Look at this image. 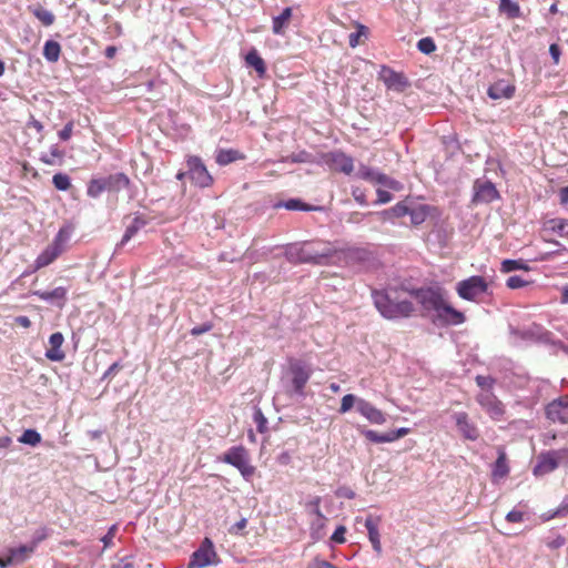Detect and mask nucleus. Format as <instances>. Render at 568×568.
<instances>
[{"instance_id": "cd10ccee", "label": "nucleus", "mask_w": 568, "mask_h": 568, "mask_svg": "<svg viewBox=\"0 0 568 568\" xmlns=\"http://www.w3.org/2000/svg\"><path fill=\"white\" fill-rule=\"evenodd\" d=\"M245 62L247 65L252 67L260 77L264 75L266 72V65L262 57L258 54L256 49H252L247 52L245 57Z\"/></svg>"}, {"instance_id": "680f3d73", "label": "nucleus", "mask_w": 568, "mask_h": 568, "mask_svg": "<svg viewBox=\"0 0 568 568\" xmlns=\"http://www.w3.org/2000/svg\"><path fill=\"white\" fill-rule=\"evenodd\" d=\"M307 153L306 152H300L297 154H291V155H287V156H283L281 159V162H291V163H303L306 161L307 159Z\"/></svg>"}, {"instance_id": "393cba45", "label": "nucleus", "mask_w": 568, "mask_h": 568, "mask_svg": "<svg viewBox=\"0 0 568 568\" xmlns=\"http://www.w3.org/2000/svg\"><path fill=\"white\" fill-rule=\"evenodd\" d=\"M145 225L146 221L143 217L135 216L130 225L126 226L121 241L116 244L114 253H118Z\"/></svg>"}, {"instance_id": "dca6fc26", "label": "nucleus", "mask_w": 568, "mask_h": 568, "mask_svg": "<svg viewBox=\"0 0 568 568\" xmlns=\"http://www.w3.org/2000/svg\"><path fill=\"white\" fill-rule=\"evenodd\" d=\"M546 417L554 423L567 424L568 399L558 398L549 403L546 406Z\"/></svg>"}, {"instance_id": "20e7f679", "label": "nucleus", "mask_w": 568, "mask_h": 568, "mask_svg": "<svg viewBox=\"0 0 568 568\" xmlns=\"http://www.w3.org/2000/svg\"><path fill=\"white\" fill-rule=\"evenodd\" d=\"M220 460L235 467L245 480H250L255 473V467L250 464L248 452L242 445L229 448Z\"/></svg>"}, {"instance_id": "aec40b11", "label": "nucleus", "mask_w": 568, "mask_h": 568, "mask_svg": "<svg viewBox=\"0 0 568 568\" xmlns=\"http://www.w3.org/2000/svg\"><path fill=\"white\" fill-rule=\"evenodd\" d=\"M64 342L63 334L55 332L49 338L50 348L45 351V357L52 362H61L65 358L64 352L61 346Z\"/></svg>"}, {"instance_id": "0e129e2a", "label": "nucleus", "mask_w": 568, "mask_h": 568, "mask_svg": "<svg viewBox=\"0 0 568 568\" xmlns=\"http://www.w3.org/2000/svg\"><path fill=\"white\" fill-rule=\"evenodd\" d=\"M345 532L346 528L344 526H338L335 531L331 536V540L335 544L345 542Z\"/></svg>"}, {"instance_id": "e433bc0d", "label": "nucleus", "mask_w": 568, "mask_h": 568, "mask_svg": "<svg viewBox=\"0 0 568 568\" xmlns=\"http://www.w3.org/2000/svg\"><path fill=\"white\" fill-rule=\"evenodd\" d=\"M41 434L37 429L29 428L22 433L18 440L21 444L34 447L41 443Z\"/></svg>"}, {"instance_id": "a19ab883", "label": "nucleus", "mask_w": 568, "mask_h": 568, "mask_svg": "<svg viewBox=\"0 0 568 568\" xmlns=\"http://www.w3.org/2000/svg\"><path fill=\"white\" fill-rule=\"evenodd\" d=\"M409 206L406 204V202H399L393 207L383 211V215L385 219H393V217H403L408 215Z\"/></svg>"}, {"instance_id": "72a5a7b5", "label": "nucleus", "mask_w": 568, "mask_h": 568, "mask_svg": "<svg viewBox=\"0 0 568 568\" xmlns=\"http://www.w3.org/2000/svg\"><path fill=\"white\" fill-rule=\"evenodd\" d=\"M105 184L102 178H93L89 181L87 186V195L91 199H98L105 192Z\"/></svg>"}, {"instance_id": "49530a36", "label": "nucleus", "mask_w": 568, "mask_h": 568, "mask_svg": "<svg viewBox=\"0 0 568 568\" xmlns=\"http://www.w3.org/2000/svg\"><path fill=\"white\" fill-rule=\"evenodd\" d=\"M475 382L477 386L481 388V392H493V388L496 384V379L493 376L484 375H477L475 377Z\"/></svg>"}, {"instance_id": "5fc2aeb1", "label": "nucleus", "mask_w": 568, "mask_h": 568, "mask_svg": "<svg viewBox=\"0 0 568 568\" xmlns=\"http://www.w3.org/2000/svg\"><path fill=\"white\" fill-rule=\"evenodd\" d=\"M345 256L349 260L364 261L367 256V251L359 247H352L345 251Z\"/></svg>"}, {"instance_id": "e2e57ef3", "label": "nucleus", "mask_w": 568, "mask_h": 568, "mask_svg": "<svg viewBox=\"0 0 568 568\" xmlns=\"http://www.w3.org/2000/svg\"><path fill=\"white\" fill-rule=\"evenodd\" d=\"M72 132H73V122L72 121H69L59 132H58V135H59V139L61 141H68L70 140L71 135H72Z\"/></svg>"}, {"instance_id": "39448f33", "label": "nucleus", "mask_w": 568, "mask_h": 568, "mask_svg": "<svg viewBox=\"0 0 568 568\" xmlns=\"http://www.w3.org/2000/svg\"><path fill=\"white\" fill-rule=\"evenodd\" d=\"M410 294L415 296L424 311L433 312V315H437L446 302L439 288L420 287L412 291Z\"/></svg>"}, {"instance_id": "4c0bfd02", "label": "nucleus", "mask_w": 568, "mask_h": 568, "mask_svg": "<svg viewBox=\"0 0 568 568\" xmlns=\"http://www.w3.org/2000/svg\"><path fill=\"white\" fill-rule=\"evenodd\" d=\"M358 430L361 432V434H363L366 437V439H368L372 443H375V444L390 443L389 432L379 434L373 429H366V428H359V427H358Z\"/></svg>"}, {"instance_id": "a18cd8bd", "label": "nucleus", "mask_w": 568, "mask_h": 568, "mask_svg": "<svg viewBox=\"0 0 568 568\" xmlns=\"http://www.w3.org/2000/svg\"><path fill=\"white\" fill-rule=\"evenodd\" d=\"M549 227L555 233L562 235H568V221L564 219H552L549 222Z\"/></svg>"}, {"instance_id": "f704fd0d", "label": "nucleus", "mask_w": 568, "mask_h": 568, "mask_svg": "<svg viewBox=\"0 0 568 568\" xmlns=\"http://www.w3.org/2000/svg\"><path fill=\"white\" fill-rule=\"evenodd\" d=\"M325 521H326V517L325 516H322V517H315L312 523H311V538L314 540V541H317V540H321L324 535H325V531H324V528H325Z\"/></svg>"}, {"instance_id": "69168bd1", "label": "nucleus", "mask_w": 568, "mask_h": 568, "mask_svg": "<svg viewBox=\"0 0 568 568\" xmlns=\"http://www.w3.org/2000/svg\"><path fill=\"white\" fill-rule=\"evenodd\" d=\"M213 328V324L210 323V322H206V323H203L201 325H197V326H194L192 329H191V335L193 336H200L204 333H207L210 332L211 329Z\"/></svg>"}, {"instance_id": "5701e85b", "label": "nucleus", "mask_w": 568, "mask_h": 568, "mask_svg": "<svg viewBox=\"0 0 568 568\" xmlns=\"http://www.w3.org/2000/svg\"><path fill=\"white\" fill-rule=\"evenodd\" d=\"M61 253V250L57 248L52 244H49L36 258L32 272L50 265L59 257Z\"/></svg>"}, {"instance_id": "2eb2a0df", "label": "nucleus", "mask_w": 568, "mask_h": 568, "mask_svg": "<svg viewBox=\"0 0 568 568\" xmlns=\"http://www.w3.org/2000/svg\"><path fill=\"white\" fill-rule=\"evenodd\" d=\"M327 165L336 171L349 175L354 171L353 158L341 151L329 152L326 155Z\"/></svg>"}, {"instance_id": "0eeeda50", "label": "nucleus", "mask_w": 568, "mask_h": 568, "mask_svg": "<svg viewBox=\"0 0 568 568\" xmlns=\"http://www.w3.org/2000/svg\"><path fill=\"white\" fill-rule=\"evenodd\" d=\"M288 371L292 375L293 393L304 397V388L312 376V368L304 361L290 359Z\"/></svg>"}, {"instance_id": "a878e982", "label": "nucleus", "mask_w": 568, "mask_h": 568, "mask_svg": "<svg viewBox=\"0 0 568 568\" xmlns=\"http://www.w3.org/2000/svg\"><path fill=\"white\" fill-rule=\"evenodd\" d=\"M280 207H284L288 211H303V212L322 210L321 206H314V205L306 204L300 199H288L286 201H280L274 204V209H280Z\"/></svg>"}, {"instance_id": "9d476101", "label": "nucleus", "mask_w": 568, "mask_h": 568, "mask_svg": "<svg viewBox=\"0 0 568 568\" xmlns=\"http://www.w3.org/2000/svg\"><path fill=\"white\" fill-rule=\"evenodd\" d=\"M378 80L385 84L387 90L397 93H402L410 87L409 79L403 72H397L385 64L378 71Z\"/></svg>"}, {"instance_id": "864d4df0", "label": "nucleus", "mask_w": 568, "mask_h": 568, "mask_svg": "<svg viewBox=\"0 0 568 568\" xmlns=\"http://www.w3.org/2000/svg\"><path fill=\"white\" fill-rule=\"evenodd\" d=\"M48 536L49 529L47 527H40L33 532L30 545L36 549L40 542L48 538Z\"/></svg>"}, {"instance_id": "58836bf2", "label": "nucleus", "mask_w": 568, "mask_h": 568, "mask_svg": "<svg viewBox=\"0 0 568 568\" xmlns=\"http://www.w3.org/2000/svg\"><path fill=\"white\" fill-rule=\"evenodd\" d=\"M501 272L510 273L514 271H528L529 266L521 260L506 258L501 262Z\"/></svg>"}, {"instance_id": "052dcab7", "label": "nucleus", "mask_w": 568, "mask_h": 568, "mask_svg": "<svg viewBox=\"0 0 568 568\" xmlns=\"http://www.w3.org/2000/svg\"><path fill=\"white\" fill-rule=\"evenodd\" d=\"M111 568H135L133 556L129 555L120 558Z\"/></svg>"}, {"instance_id": "423d86ee", "label": "nucleus", "mask_w": 568, "mask_h": 568, "mask_svg": "<svg viewBox=\"0 0 568 568\" xmlns=\"http://www.w3.org/2000/svg\"><path fill=\"white\" fill-rule=\"evenodd\" d=\"M219 561L213 541L205 537L200 547L191 555L187 568H204L216 565Z\"/></svg>"}, {"instance_id": "bf43d9fd", "label": "nucleus", "mask_w": 568, "mask_h": 568, "mask_svg": "<svg viewBox=\"0 0 568 568\" xmlns=\"http://www.w3.org/2000/svg\"><path fill=\"white\" fill-rule=\"evenodd\" d=\"M506 285L507 287L511 288V290H517V288H521L526 285H528V282L525 281L521 276L519 275H513L510 276L507 282H506Z\"/></svg>"}, {"instance_id": "bb28decb", "label": "nucleus", "mask_w": 568, "mask_h": 568, "mask_svg": "<svg viewBox=\"0 0 568 568\" xmlns=\"http://www.w3.org/2000/svg\"><path fill=\"white\" fill-rule=\"evenodd\" d=\"M64 159V151L60 150L58 144L50 148V152L41 153L39 160L47 165H60Z\"/></svg>"}, {"instance_id": "09e8293b", "label": "nucleus", "mask_w": 568, "mask_h": 568, "mask_svg": "<svg viewBox=\"0 0 568 568\" xmlns=\"http://www.w3.org/2000/svg\"><path fill=\"white\" fill-rule=\"evenodd\" d=\"M69 239L70 233L65 229H60L50 244H52L57 248L61 250V252H63L64 245L69 241Z\"/></svg>"}, {"instance_id": "1a4fd4ad", "label": "nucleus", "mask_w": 568, "mask_h": 568, "mask_svg": "<svg viewBox=\"0 0 568 568\" xmlns=\"http://www.w3.org/2000/svg\"><path fill=\"white\" fill-rule=\"evenodd\" d=\"M187 178L199 187H209L213 183V178L209 173L202 159L191 155L186 160Z\"/></svg>"}, {"instance_id": "c03bdc74", "label": "nucleus", "mask_w": 568, "mask_h": 568, "mask_svg": "<svg viewBox=\"0 0 568 568\" xmlns=\"http://www.w3.org/2000/svg\"><path fill=\"white\" fill-rule=\"evenodd\" d=\"M253 420L258 433L264 434L267 432V419L260 407H254Z\"/></svg>"}, {"instance_id": "473e14b6", "label": "nucleus", "mask_w": 568, "mask_h": 568, "mask_svg": "<svg viewBox=\"0 0 568 568\" xmlns=\"http://www.w3.org/2000/svg\"><path fill=\"white\" fill-rule=\"evenodd\" d=\"M61 47L54 40L45 41L43 45V57L48 62H57L60 58Z\"/></svg>"}, {"instance_id": "4468645a", "label": "nucleus", "mask_w": 568, "mask_h": 568, "mask_svg": "<svg viewBox=\"0 0 568 568\" xmlns=\"http://www.w3.org/2000/svg\"><path fill=\"white\" fill-rule=\"evenodd\" d=\"M453 418L458 432L465 439L475 442L479 438V430L466 412H456Z\"/></svg>"}, {"instance_id": "412c9836", "label": "nucleus", "mask_w": 568, "mask_h": 568, "mask_svg": "<svg viewBox=\"0 0 568 568\" xmlns=\"http://www.w3.org/2000/svg\"><path fill=\"white\" fill-rule=\"evenodd\" d=\"M101 178L105 184L106 192H119L131 186L130 178L122 172Z\"/></svg>"}, {"instance_id": "8fccbe9b", "label": "nucleus", "mask_w": 568, "mask_h": 568, "mask_svg": "<svg viewBox=\"0 0 568 568\" xmlns=\"http://www.w3.org/2000/svg\"><path fill=\"white\" fill-rule=\"evenodd\" d=\"M359 399L361 398L356 397L353 394H346L342 398V403H341V407H339V413L341 414H345L348 410H351L353 406H355L357 408V403H358Z\"/></svg>"}, {"instance_id": "b1692460", "label": "nucleus", "mask_w": 568, "mask_h": 568, "mask_svg": "<svg viewBox=\"0 0 568 568\" xmlns=\"http://www.w3.org/2000/svg\"><path fill=\"white\" fill-rule=\"evenodd\" d=\"M364 526L367 530L368 539L373 546V549L377 554H381L382 552V544H381V536H379V530H378V518L368 516L365 519Z\"/></svg>"}, {"instance_id": "7c9ffc66", "label": "nucleus", "mask_w": 568, "mask_h": 568, "mask_svg": "<svg viewBox=\"0 0 568 568\" xmlns=\"http://www.w3.org/2000/svg\"><path fill=\"white\" fill-rule=\"evenodd\" d=\"M244 155L234 149H221L216 153V162L220 165H227L236 160L243 159Z\"/></svg>"}, {"instance_id": "ddd939ff", "label": "nucleus", "mask_w": 568, "mask_h": 568, "mask_svg": "<svg viewBox=\"0 0 568 568\" xmlns=\"http://www.w3.org/2000/svg\"><path fill=\"white\" fill-rule=\"evenodd\" d=\"M466 321L463 312L445 302L437 315L432 316V322L437 326H457Z\"/></svg>"}, {"instance_id": "79ce46f5", "label": "nucleus", "mask_w": 568, "mask_h": 568, "mask_svg": "<svg viewBox=\"0 0 568 568\" xmlns=\"http://www.w3.org/2000/svg\"><path fill=\"white\" fill-rule=\"evenodd\" d=\"M358 175L363 180H366V181H369V182H373L376 184H379V176H385L384 173H381L379 171H377L373 168L366 166V165L359 166Z\"/></svg>"}, {"instance_id": "6e6552de", "label": "nucleus", "mask_w": 568, "mask_h": 568, "mask_svg": "<svg viewBox=\"0 0 568 568\" xmlns=\"http://www.w3.org/2000/svg\"><path fill=\"white\" fill-rule=\"evenodd\" d=\"M488 284L483 276L473 275L457 283L456 291L463 300L474 301L476 297L485 294Z\"/></svg>"}, {"instance_id": "6e6d98bb", "label": "nucleus", "mask_w": 568, "mask_h": 568, "mask_svg": "<svg viewBox=\"0 0 568 568\" xmlns=\"http://www.w3.org/2000/svg\"><path fill=\"white\" fill-rule=\"evenodd\" d=\"M367 28L363 24H359L357 30L355 32H352L349 34V39H348V42H349V45L352 48H355L358 43H359V38L362 36H366L367 34Z\"/></svg>"}, {"instance_id": "f8f14e48", "label": "nucleus", "mask_w": 568, "mask_h": 568, "mask_svg": "<svg viewBox=\"0 0 568 568\" xmlns=\"http://www.w3.org/2000/svg\"><path fill=\"white\" fill-rule=\"evenodd\" d=\"M476 400L491 419L497 422L503 419L505 406L494 392H480L476 396Z\"/></svg>"}, {"instance_id": "f03ea898", "label": "nucleus", "mask_w": 568, "mask_h": 568, "mask_svg": "<svg viewBox=\"0 0 568 568\" xmlns=\"http://www.w3.org/2000/svg\"><path fill=\"white\" fill-rule=\"evenodd\" d=\"M317 242L291 243L285 246L284 256L293 264L326 265L328 260L336 253L329 246L316 247Z\"/></svg>"}, {"instance_id": "774afa93", "label": "nucleus", "mask_w": 568, "mask_h": 568, "mask_svg": "<svg viewBox=\"0 0 568 568\" xmlns=\"http://www.w3.org/2000/svg\"><path fill=\"white\" fill-rule=\"evenodd\" d=\"M307 568H336L333 564L327 560L315 558L308 564Z\"/></svg>"}, {"instance_id": "f257e3e1", "label": "nucleus", "mask_w": 568, "mask_h": 568, "mask_svg": "<svg viewBox=\"0 0 568 568\" xmlns=\"http://www.w3.org/2000/svg\"><path fill=\"white\" fill-rule=\"evenodd\" d=\"M374 306L379 314L390 321L407 318L414 313V305L408 300H400L395 287L372 290Z\"/></svg>"}, {"instance_id": "c85d7f7f", "label": "nucleus", "mask_w": 568, "mask_h": 568, "mask_svg": "<svg viewBox=\"0 0 568 568\" xmlns=\"http://www.w3.org/2000/svg\"><path fill=\"white\" fill-rule=\"evenodd\" d=\"M292 17V8L287 7L284 8L283 11L276 16L273 17L272 20V31L275 34H282L285 26L287 24L288 20Z\"/></svg>"}, {"instance_id": "2f4dec72", "label": "nucleus", "mask_w": 568, "mask_h": 568, "mask_svg": "<svg viewBox=\"0 0 568 568\" xmlns=\"http://www.w3.org/2000/svg\"><path fill=\"white\" fill-rule=\"evenodd\" d=\"M30 11L32 12V14L39 20L41 21V23L45 27H50L51 24H53L54 20H55V17L54 14L43 8L42 6H34V7H29Z\"/></svg>"}, {"instance_id": "338daca9", "label": "nucleus", "mask_w": 568, "mask_h": 568, "mask_svg": "<svg viewBox=\"0 0 568 568\" xmlns=\"http://www.w3.org/2000/svg\"><path fill=\"white\" fill-rule=\"evenodd\" d=\"M335 495L337 497H341V498H346V499H354L356 494L355 491L349 488V487H346V486H343V487H339L336 491H335Z\"/></svg>"}, {"instance_id": "a211bd4d", "label": "nucleus", "mask_w": 568, "mask_h": 568, "mask_svg": "<svg viewBox=\"0 0 568 568\" xmlns=\"http://www.w3.org/2000/svg\"><path fill=\"white\" fill-rule=\"evenodd\" d=\"M516 92V87L507 80L500 79L489 85L487 95L493 100L511 99Z\"/></svg>"}, {"instance_id": "13d9d810", "label": "nucleus", "mask_w": 568, "mask_h": 568, "mask_svg": "<svg viewBox=\"0 0 568 568\" xmlns=\"http://www.w3.org/2000/svg\"><path fill=\"white\" fill-rule=\"evenodd\" d=\"M549 452L551 453V456L555 457L559 466L562 464H568V448L554 449Z\"/></svg>"}, {"instance_id": "4d7b16f0", "label": "nucleus", "mask_w": 568, "mask_h": 568, "mask_svg": "<svg viewBox=\"0 0 568 568\" xmlns=\"http://www.w3.org/2000/svg\"><path fill=\"white\" fill-rule=\"evenodd\" d=\"M116 530H118V526L112 525L108 529L106 534L101 537L100 540L103 542L104 548H110L113 545V539L115 537Z\"/></svg>"}, {"instance_id": "3c124183", "label": "nucleus", "mask_w": 568, "mask_h": 568, "mask_svg": "<svg viewBox=\"0 0 568 568\" xmlns=\"http://www.w3.org/2000/svg\"><path fill=\"white\" fill-rule=\"evenodd\" d=\"M33 551H34V548L29 544V545H21L16 548H10L9 555L11 556V559H13L14 561H18V560L22 559V557L26 554L33 552Z\"/></svg>"}, {"instance_id": "603ef678", "label": "nucleus", "mask_w": 568, "mask_h": 568, "mask_svg": "<svg viewBox=\"0 0 568 568\" xmlns=\"http://www.w3.org/2000/svg\"><path fill=\"white\" fill-rule=\"evenodd\" d=\"M321 501H322V498L320 496H314L313 498H311L307 503H306V510L311 514V515H314L315 517H322L324 516L322 510H321Z\"/></svg>"}, {"instance_id": "4be33fe9", "label": "nucleus", "mask_w": 568, "mask_h": 568, "mask_svg": "<svg viewBox=\"0 0 568 568\" xmlns=\"http://www.w3.org/2000/svg\"><path fill=\"white\" fill-rule=\"evenodd\" d=\"M559 465L557 464L554 456H551V453L548 450L546 453H541L537 458V464L535 465L532 471L534 475H546L555 469H557Z\"/></svg>"}, {"instance_id": "37998d69", "label": "nucleus", "mask_w": 568, "mask_h": 568, "mask_svg": "<svg viewBox=\"0 0 568 568\" xmlns=\"http://www.w3.org/2000/svg\"><path fill=\"white\" fill-rule=\"evenodd\" d=\"M52 184L59 191H68L71 187V179L65 173H55L52 178Z\"/></svg>"}, {"instance_id": "7ed1b4c3", "label": "nucleus", "mask_w": 568, "mask_h": 568, "mask_svg": "<svg viewBox=\"0 0 568 568\" xmlns=\"http://www.w3.org/2000/svg\"><path fill=\"white\" fill-rule=\"evenodd\" d=\"M509 334L515 344L529 342L556 345L552 338L554 334L537 323H532L523 328L509 325Z\"/></svg>"}, {"instance_id": "9b49d317", "label": "nucleus", "mask_w": 568, "mask_h": 568, "mask_svg": "<svg viewBox=\"0 0 568 568\" xmlns=\"http://www.w3.org/2000/svg\"><path fill=\"white\" fill-rule=\"evenodd\" d=\"M473 204H489L500 199L499 191L496 185L489 180L477 179L473 185Z\"/></svg>"}, {"instance_id": "6ab92c4d", "label": "nucleus", "mask_w": 568, "mask_h": 568, "mask_svg": "<svg viewBox=\"0 0 568 568\" xmlns=\"http://www.w3.org/2000/svg\"><path fill=\"white\" fill-rule=\"evenodd\" d=\"M68 290L63 286H58L52 291H33L31 295L38 296L40 300L63 307L67 300Z\"/></svg>"}, {"instance_id": "ea45409f", "label": "nucleus", "mask_w": 568, "mask_h": 568, "mask_svg": "<svg viewBox=\"0 0 568 568\" xmlns=\"http://www.w3.org/2000/svg\"><path fill=\"white\" fill-rule=\"evenodd\" d=\"M408 215L410 216V222L414 225H419L425 222V220L428 215L427 206L426 205H418L416 207L409 206Z\"/></svg>"}, {"instance_id": "f3484780", "label": "nucleus", "mask_w": 568, "mask_h": 568, "mask_svg": "<svg viewBox=\"0 0 568 568\" xmlns=\"http://www.w3.org/2000/svg\"><path fill=\"white\" fill-rule=\"evenodd\" d=\"M357 412L372 424L383 425L386 422L385 414L366 399L358 400Z\"/></svg>"}, {"instance_id": "c9c22d12", "label": "nucleus", "mask_w": 568, "mask_h": 568, "mask_svg": "<svg viewBox=\"0 0 568 568\" xmlns=\"http://www.w3.org/2000/svg\"><path fill=\"white\" fill-rule=\"evenodd\" d=\"M499 10L510 19L519 18L521 14L519 4L513 0H500Z\"/></svg>"}, {"instance_id": "c756f323", "label": "nucleus", "mask_w": 568, "mask_h": 568, "mask_svg": "<svg viewBox=\"0 0 568 568\" xmlns=\"http://www.w3.org/2000/svg\"><path fill=\"white\" fill-rule=\"evenodd\" d=\"M509 473V467L504 452H499L496 462L493 465L491 475L495 479H501Z\"/></svg>"}, {"instance_id": "de8ad7c7", "label": "nucleus", "mask_w": 568, "mask_h": 568, "mask_svg": "<svg viewBox=\"0 0 568 568\" xmlns=\"http://www.w3.org/2000/svg\"><path fill=\"white\" fill-rule=\"evenodd\" d=\"M417 49L424 54H432L436 50V43L433 38L425 37L418 40Z\"/></svg>"}]
</instances>
